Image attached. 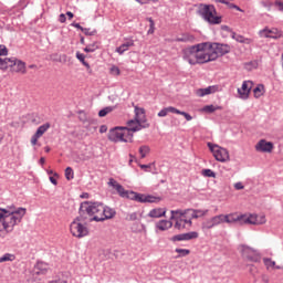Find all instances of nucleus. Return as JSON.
I'll return each instance as SVG.
<instances>
[{
    "mask_svg": "<svg viewBox=\"0 0 283 283\" xmlns=\"http://www.w3.org/2000/svg\"><path fill=\"white\" fill-rule=\"evenodd\" d=\"M273 142H268L266 139H260L254 146L255 151H261V154H271L274 149Z\"/></svg>",
    "mask_w": 283,
    "mask_h": 283,
    "instance_id": "dca6fc26",
    "label": "nucleus"
},
{
    "mask_svg": "<svg viewBox=\"0 0 283 283\" xmlns=\"http://www.w3.org/2000/svg\"><path fill=\"white\" fill-rule=\"evenodd\" d=\"M260 36L264 39H280L282 36V32L277 29H263L259 32Z\"/></svg>",
    "mask_w": 283,
    "mask_h": 283,
    "instance_id": "6ab92c4d",
    "label": "nucleus"
},
{
    "mask_svg": "<svg viewBox=\"0 0 283 283\" xmlns=\"http://www.w3.org/2000/svg\"><path fill=\"white\" fill-rule=\"evenodd\" d=\"M50 127H52V125L50 123H45L36 129L34 135L31 137L32 147H36V145H39V147H41V144H39V138H41L43 136V134H45V132H48V129H50Z\"/></svg>",
    "mask_w": 283,
    "mask_h": 283,
    "instance_id": "2eb2a0df",
    "label": "nucleus"
},
{
    "mask_svg": "<svg viewBox=\"0 0 283 283\" xmlns=\"http://www.w3.org/2000/svg\"><path fill=\"white\" fill-rule=\"evenodd\" d=\"M198 44H195L182 50V59L189 65H198Z\"/></svg>",
    "mask_w": 283,
    "mask_h": 283,
    "instance_id": "4468645a",
    "label": "nucleus"
},
{
    "mask_svg": "<svg viewBox=\"0 0 283 283\" xmlns=\"http://www.w3.org/2000/svg\"><path fill=\"white\" fill-rule=\"evenodd\" d=\"M15 63V57H0V70L6 72L8 67H13Z\"/></svg>",
    "mask_w": 283,
    "mask_h": 283,
    "instance_id": "b1692460",
    "label": "nucleus"
},
{
    "mask_svg": "<svg viewBox=\"0 0 283 283\" xmlns=\"http://www.w3.org/2000/svg\"><path fill=\"white\" fill-rule=\"evenodd\" d=\"M197 65H203V63H211L213 57L211 55V50L209 49V43L203 42L197 44Z\"/></svg>",
    "mask_w": 283,
    "mask_h": 283,
    "instance_id": "9b49d317",
    "label": "nucleus"
},
{
    "mask_svg": "<svg viewBox=\"0 0 283 283\" xmlns=\"http://www.w3.org/2000/svg\"><path fill=\"white\" fill-rule=\"evenodd\" d=\"M263 264L266 271H281V269H283V263L277 265V263L271 258H263Z\"/></svg>",
    "mask_w": 283,
    "mask_h": 283,
    "instance_id": "aec40b11",
    "label": "nucleus"
},
{
    "mask_svg": "<svg viewBox=\"0 0 283 283\" xmlns=\"http://www.w3.org/2000/svg\"><path fill=\"white\" fill-rule=\"evenodd\" d=\"M11 69L12 72H17L18 74H25V62L15 57L14 65Z\"/></svg>",
    "mask_w": 283,
    "mask_h": 283,
    "instance_id": "bb28decb",
    "label": "nucleus"
},
{
    "mask_svg": "<svg viewBox=\"0 0 283 283\" xmlns=\"http://www.w3.org/2000/svg\"><path fill=\"white\" fill-rule=\"evenodd\" d=\"M177 43H193L196 41V36L190 33H184L180 38L176 39Z\"/></svg>",
    "mask_w": 283,
    "mask_h": 283,
    "instance_id": "c85d7f7f",
    "label": "nucleus"
},
{
    "mask_svg": "<svg viewBox=\"0 0 283 283\" xmlns=\"http://www.w3.org/2000/svg\"><path fill=\"white\" fill-rule=\"evenodd\" d=\"M71 25H72V28H76L77 30H81V32L84 29L78 22H73Z\"/></svg>",
    "mask_w": 283,
    "mask_h": 283,
    "instance_id": "6e6d98bb",
    "label": "nucleus"
},
{
    "mask_svg": "<svg viewBox=\"0 0 283 283\" xmlns=\"http://www.w3.org/2000/svg\"><path fill=\"white\" fill-rule=\"evenodd\" d=\"M76 59L82 63V65H84V67H86V71L88 72V74H92V66H90V63L85 61V54L81 52H76Z\"/></svg>",
    "mask_w": 283,
    "mask_h": 283,
    "instance_id": "7c9ffc66",
    "label": "nucleus"
},
{
    "mask_svg": "<svg viewBox=\"0 0 283 283\" xmlns=\"http://www.w3.org/2000/svg\"><path fill=\"white\" fill-rule=\"evenodd\" d=\"M212 1H214V3H223L226 6H228V3H229V1H227V0H212Z\"/></svg>",
    "mask_w": 283,
    "mask_h": 283,
    "instance_id": "052dcab7",
    "label": "nucleus"
},
{
    "mask_svg": "<svg viewBox=\"0 0 283 283\" xmlns=\"http://www.w3.org/2000/svg\"><path fill=\"white\" fill-rule=\"evenodd\" d=\"M174 227V223L170 220H160L156 223V229L158 231H168V229H171Z\"/></svg>",
    "mask_w": 283,
    "mask_h": 283,
    "instance_id": "cd10ccee",
    "label": "nucleus"
},
{
    "mask_svg": "<svg viewBox=\"0 0 283 283\" xmlns=\"http://www.w3.org/2000/svg\"><path fill=\"white\" fill-rule=\"evenodd\" d=\"M208 48L210 50L212 61H218L220 56H224V54H229V52H231V46L229 44L218 42H208Z\"/></svg>",
    "mask_w": 283,
    "mask_h": 283,
    "instance_id": "f8f14e48",
    "label": "nucleus"
},
{
    "mask_svg": "<svg viewBox=\"0 0 283 283\" xmlns=\"http://www.w3.org/2000/svg\"><path fill=\"white\" fill-rule=\"evenodd\" d=\"M252 88H253V82L244 81L242 83L241 88H238V94H239L240 98H243V99L249 98V94H251Z\"/></svg>",
    "mask_w": 283,
    "mask_h": 283,
    "instance_id": "f3484780",
    "label": "nucleus"
},
{
    "mask_svg": "<svg viewBox=\"0 0 283 283\" xmlns=\"http://www.w3.org/2000/svg\"><path fill=\"white\" fill-rule=\"evenodd\" d=\"M82 32H83L86 36H94V34H96V30L90 31V29H87V28L82 29Z\"/></svg>",
    "mask_w": 283,
    "mask_h": 283,
    "instance_id": "49530a36",
    "label": "nucleus"
},
{
    "mask_svg": "<svg viewBox=\"0 0 283 283\" xmlns=\"http://www.w3.org/2000/svg\"><path fill=\"white\" fill-rule=\"evenodd\" d=\"M216 223L213 221V217L206 219L202 223H201V230L202 231H210V229H214Z\"/></svg>",
    "mask_w": 283,
    "mask_h": 283,
    "instance_id": "c756f323",
    "label": "nucleus"
},
{
    "mask_svg": "<svg viewBox=\"0 0 283 283\" xmlns=\"http://www.w3.org/2000/svg\"><path fill=\"white\" fill-rule=\"evenodd\" d=\"M0 56H8V48L3 44H0Z\"/></svg>",
    "mask_w": 283,
    "mask_h": 283,
    "instance_id": "de8ad7c7",
    "label": "nucleus"
},
{
    "mask_svg": "<svg viewBox=\"0 0 283 283\" xmlns=\"http://www.w3.org/2000/svg\"><path fill=\"white\" fill-rule=\"evenodd\" d=\"M188 216L192 220H198V218H205V216H209V210L207 209H187Z\"/></svg>",
    "mask_w": 283,
    "mask_h": 283,
    "instance_id": "4be33fe9",
    "label": "nucleus"
},
{
    "mask_svg": "<svg viewBox=\"0 0 283 283\" xmlns=\"http://www.w3.org/2000/svg\"><path fill=\"white\" fill-rule=\"evenodd\" d=\"M80 214L87 222H105L116 217V210L102 202L84 201L80 206Z\"/></svg>",
    "mask_w": 283,
    "mask_h": 283,
    "instance_id": "f03ea898",
    "label": "nucleus"
},
{
    "mask_svg": "<svg viewBox=\"0 0 283 283\" xmlns=\"http://www.w3.org/2000/svg\"><path fill=\"white\" fill-rule=\"evenodd\" d=\"M232 39H234V41H237L238 43H251V39L244 38V35H240L235 32L232 33Z\"/></svg>",
    "mask_w": 283,
    "mask_h": 283,
    "instance_id": "473e14b6",
    "label": "nucleus"
},
{
    "mask_svg": "<svg viewBox=\"0 0 283 283\" xmlns=\"http://www.w3.org/2000/svg\"><path fill=\"white\" fill-rule=\"evenodd\" d=\"M262 282L269 283V277L265 274L262 275Z\"/></svg>",
    "mask_w": 283,
    "mask_h": 283,
    "instance_id": "680f3d73",
    "label": "nucleus"
},
{
    "mask_svg": "<svg viewBox=\"0 0 283 283\" xmlns=\"http://www.w3.org/2000/svg\"><path fill=\"white\" fill-rule=\"evenodd\" d=\"M44 150H45L46 154H49L50 147L49 146L44 147Z\"/></svg>",
    "mask_w": 283,
    "mask_h": 283,
    "instance_id": "774afa93",
    "label": "nucleus"
},
{
    "mask_svg": "<svg viewBox=\"0 0 283 283\" xmlns=\"http://www.w3.org/2000/svg\"><path fill=\"white\" fill-rule=\"evenodd\" d=\"M25 208L7 207L0 208V239H6L20 224L27 213Z\"/></svg>",
    "mask_w": 283,
    "mask_h": 283,
    "instance_id": "7ed1b4c3",
    "label": "nucleus"
},
{
    "mask_svg": "<svg viewBox=\"0 0 283 283\" xmlns=\"http://www.w3.org/2000/svg\"><path fill=\"white\" fill-rule=\"evenodd\" d=\"M275 6L279 8L280 12H283V2L282 1H276Z\"/></svg>",
    "mask_w": 283,
    "mask_h": 283,
    "instance_id": "13d9d810",
    "label": "nucleus"
},
{
    "mask_svg": "<svg viewBox=\"0 0 283 283\" xmlns=\"http://www.w3.org/2000/svg\"><path fill=\"white\" fill-rule=\"evenodd\" d=\"M139 167H140V169H149L150 166L149 165H140Z\"/></svg>",
    "mask_w": 283,
    "mask_h": 283,
    "instance_id": "0e129e2a",
    "label": "nucleus"
},
{
    "mask_svg": "<svg viewBox=\"0 0 283 283\" xmlns=\"http://www.w3.org/2000/svg\"><path fill=\"white\" fill-rule=\"evenodd\" d=\"M56 178H59V174L54 172L53 177H50V182H52V185L57 186L59 182L56 181Z\"/></svg>",
    "mask_w": 283,
    "mask_h": 283,
    "instance_id": "09e8293b",
    "label": "nucleus"
},
{
    "mask_svg": "<svg viewBox=\"0 0 283 283\" xmlns=\"http://www.w3.org/2000/svg\"><path fill=\"white\" fill-rule=\"evenodd\" d=\"M254 98H260L264 94V84H259L253 88Z\"/></svg>",
    "mask_w": 283,
    "mask_h": 283,
    "instance_id": "f704fd0d",
    "label": "nucleus"
},
{
    "mask_svg": "<svg viewBox=\"0 0 283 283\" xmlns=\"http://www.w3.org/2000/svg\"><path fill=\"white\" fill-rule=\"evenodd\" d=\"M219 90V86L218 85H211V86H208L206 88H198L196 91V94L197 96H209V94H216V92H218Z\"/></svg>",
    "mask_w": 283,
    "mask_h": 283,
    "instance_id": "5701e85b",
    "label": "nucleus"
},
{
    "mask_svg": "<svg viewBox=\"0 0 283 283\" xmlns=\"http://www.w3.org/2000/svg\"><path fill=\"white\" fill-rule=\"evenodd\" d=\"M149 151H150L149 146H140L139 147L140 158H146L147 154H149Z\"/></svg>",
    "mask_w": 283,
    "mask_h": 283,
    "instance_id": "4c0bfd02",
    "label": "nucleus"
},
{
    "mask_svg": "<svg viewBox=\"0 0 283 283\" xmlns=\"http://www.w3.org/2000/svg\"><path fill=\"white\" fill-rule=\"evenodd\" d=\"M120 184H118V181H116L114 178H111L108 180V187H113L115 189V191L117 192L118 189L120 188Z\"/></svg>",
    "mask_w": 283,
    "mask_h": 283,
    "instance_id": "ea45409f",
    "label": "nucleus"
},
{
    "mask_svg": "<svg viewBox=\"0 0 283 283\" xmlns=\"http://www.w3.org/2000/svg\"><path fill=\"white\" fill-rule=\"evenodd\" d=\"M112 107H105L98 112L99 118H104L107 114H111Z\"/></svg>",
    "mask_w": 283,
    "mask_h": 283,
    "instance_id": "79ce46f5",
    "label": "nucleus"
},
{
    "mask_svg": "<svg viewBox=\"0 0 283 283\" xmlns=\"http://www.w3.org/2000/svg\"><path fill=\"white\" fill-rule=\"evenodd\" d=\"M49 283H67V281L63 280V279H54V280L49 281Z\"/></svg>",
    "mask_w": 283,
    "mask_h": 283,
    "instance_id": "603ef678",
    "label": "nucleus"
},
{
    "mask_svg": "<svg viewBox=\"0 0 283 283\" xmlns=\"http://www.w3.org/2000/svg\"><path fill=\"white\" fill-rule=\"evenodd\" d=\"M130 48H134V40L128 39L122 45H119L115 51L118 52L120 55H123Z\"/></svg>",
    "mask_w": 283,
    "mask_h": 283,
    "instance_id": "a878e982",
    "label": "nucleus"
},
{
    "mask_svg": "<svg viewBox=\"0 0 283 283\" xmlns=\"http://www.w3.org/2000/svg\"><path fill=\"white\" fill-rule=\"evenodd\" d=\"M170 220H175V229H189L193 224L189 210H171Z\"/></svg>",
    "mask_w": 283,
    "mask_h": 283,
    "instance_id": "0eeeda50",
    "label": "nucleus"
},
{
    "mask_svg": "<svg viewBox=\"0 0 283 283\" xmlns=\"http://www.w3.org/2000/svg\"><path fill=\"white\" fill-rule=\"evenodd\" d=\"M111 72H112V74H115V76L120 75V69H118V66H112Z\"/></svg>",
    "mask_w": 283,
    "mask_h": 283,
    "instance_id": "8fccbe9b",
    "label": "nucleus"
},
{
    "mask_svg": "<svg viewBox=\"0 0 283 283\" xmlns=\"http://www.w3.org/2000/svg\"><path fill=\"white\" fill-rule=\"evenodd\" d=\"M177 114H181V116H185V118H186V120H191V115H189L188 113H185V112H180L179 111V113H177Z\"/></svg>",
    "mask_w": 283,
    "mask_h": 283,
    "instance_id": "5fc2aeb1",
    "label": "nucleus"
},
{
    "mask_svg": "<svg viewBox=\"0 0 283 283\" xmlns=\"http://www.w3.org/2000/svg\"><path fill=\"white\" fill-rule=\"evenodd\" d=\"M221 30H224L226 32H229V25H222Z\"/></svg>",
    "mask_w": 283,
    "mask_h": 283,
    "instance_id": "69168bd1",
    "label": "nucleus"
},
{
    "mask_svg": "<svg viewBox=\"0 0 283 283\" xmlns=\"http://www.w3.org/2000/svg\"><path fill=\"white\" fill-rule=\"evenodd\" d=\"M66 17H69V19H74V13H72L71 11H67Z\"/></svg>",
    "mask_w": 283,
    "mask_h": 283,
    "instance_id": "e2e57ef3",
    "label": "nucleus"
},
{
    "mask_svg": "<svg viewBox=\"0 0 283 283\" xmlns=\"http://www.w3.org/2000/svg\"><path fill=\"white\" fill-rule=\"evenodd\" d=\"M117 193L120 198H128V200H135L136 202H160L163 200L160 197L125 190L123 185L117 189Z\"/></svg>",
    "mask_w": 283,
    "mask_h": 283,
    "instance_id": "423d86ee",
    "label": "nucleus"
},
{
    "mask_svg": "<svg viewBox=\"0 0 283 283\" xmlns=\"http://www.w3.org/2000/svg\"><path fill=\"white\" fill-rule=\"evenodd\" d=\"M40 165H45V159L43 157L40 159Z\"/></svg>",
    "mask_w": 283,
    "mask_h": 283,
    "instance_id": "338daca9",
    "label": "nucleus"
},
{
    "mask_svg": "<svg viewBox=\"0 0 283 283\" xmlns=\"http://www.w3.org/2000/svg\"><path fill=\"white\" fill-rule=\"evenodd\" d=\"M83 222H87V219L76 217L70 224V233L73 238L81 240L82 238H87L90 235V228H87Z\"/></svg>",
    "mask_w": 283,
    "mask_h": 283,
    "instance_id": "6e6552de",
    "label": "nucleus"
},
{
    "mask_svg": "<svg viewBox=\"0 0 283 283\" xmlns=\"http://www.w3.org/2000/svg\"><path fill=\"white\" fill-rule=\"evenodd\" d=\"M17 256L12 253H6L4 255L0 256V264L3 262H14Z\"/></svg>",
    "mask_w": 283,
    "mask_h": 283,
    "instance_id": "c9c22d12",
    "label": "nucleus"
},
{
    "mask_svg": "<svg viewBox=\"0 0 283 283\" xmlns=\"http://www.w3.org/2000/svg\"><path fill=\"white\" fill-rule=\"evenodd\" d=\"M234 189L240 191V190L244 189V185H242V182H237V184H234Z\"/></svg>",
    "mask_w": 283,
    "mask_h": 283,
    "instance_id": "864d4df0",
    "label": "nucleus"
},
{
    "mask_svg": "<svg viewBox=\"0 0 283 283\" xmlns=\"http://www.w3.org/2000/svg\"><path fill=\"white\" fill-rule=\"evenodd\" d=\"M108 140L112 143H134V134L125 127H115L108 133Z\"/></svg>",
    "mask_w": 283,
    "mask_h": 283,
    "instance_id": "1a4fd4ad",
    "label": "nucleus"
},
{
    "mask_svg": "<svg viewBox=\"0 0 283 283\" xmlns=\"http://www.w3.org/2000/svg\"><path fill=\"white\" fill-rule=\"evenodd\" d=\"M199 233L196 231H191L188 233H182V234H177L175 237L171 238L172 242H182V241H187V240H197V238H199Z\"/></svg>",
    "mask_w": 283,
    "mask_h": 283,
    "instance_id": "a211bd4d",
    "label": "nucleus"
},
{
    "mask_svg": "<svg viewBox=\"0 0 283 283\" xmlns=\"http://www.w3.org/2000/svg\"><path fill=\"white\" fill-rule=\"evenodd\" d=\"M65 178H66V180H73L74 179V169H72V167H67L65 169Z\"/></svg>",
    "mask_w": 283,
    "mask_h": 283,
    "instance_id": "58836bf2",
    "label": "nucleus"
},
{
    "mask_svg": "<svg viewBox=\"0 0 283 283\" xmlns=\"http://www.w3.org/2000/svg\"><path fill=\"white\" fill-rule=\"evenodd\" d=\"M240 251L245 262H254V263L262 262V255L256 250H253L252 248H249L247 245H242Z\"/></svg>",
    "mask_w": 283,
    "mask_h": 283,
    "instance_id": "ddd939ff",
    "label": "nucleus"
},
{
    "mask_svg": "<svg viewBox=\"0 0 283 283\" xmlns=\"http://www.w3.org/2000/svg\"><path fill=\"white\" fill-rule=\"evenodd\" d=\"M175 251L176 253H179L178 258H186V255H189V253H191V251L180 248H177Z\"/></svg>",
    "mask_w": 283,
    "mask_h": 283,
    "instance_id": "a19ab883",
    "label": "nucleus"
},
{
    "mask_svg": "<svg viewBox=\"0 0 283 283\" xmlns=\"http://www.w3.org/2000/svg\"><path fill=\"white\" fill-rule=\"evenodd\" d=\"M48 271H50V264L40 261L33 268V273L35 275H46Z\"/></svg>",
    "mask_w": 283,
    "mask_h": 283,
    "instance_id": "412c9836",
    "label": "nucleus"
},
{
    "mask_svg": "<svg viewBox=\"0 0 283 283\" xmlns=\"http://www.w3.org/2000/svg\"><path fill=\"white\" fill-rule=\"evenodd\" d=\"M260 62H258V60H252L243 64V67L247 70V72H253V70H258Z\"/></svg>",
    "mask_w": 283,
    "mask_h": 283,
    "instance_id": "2f4dec72",
    "label": "nucleus"
},
{
    "mask_svg": "<svg viewBox=\"0 0 283 283\" xmlns=\"http://www.w3.org/2000/svg\"><path fill=\"white\" fill-rule=\"evenodd\" d=\"M106 132H107V125H102L99 127V134H106Z\"/></svg>",
    "mask_w": 283,
    "mask_h": 283,
    "instance_id": "bf43d9fd",
    "label": "nucleus"
},
{
    "mask_svg": "<svg viewBox=\"0 0 283 283\" xmlns=\"http://www.w3.org/2000/svg\"><path fill=\"white\" fill-rule=\"evenodd\" d=\"M214 222V227H220V224H240L244 227V224H266V217L264 214H255V213H239V212H230V213H220L212 217Z\"/></svg>",
    "mask_w": 283,
    "mask_h": 283,
    "instance_id": "f257e3e1",
    "label": "nucleus"
},
{
    "mask_svg": "<svg viewBox=\"0 0 283 283\" xmlns=\"http://www.w3.org/2000/svg\"><path fill=\"white\" fill-rule=\"evenodd\" d=\"M148 21H149V30H148V34H154V30H155V22H154V19L151 18H148Z\"/></svg>",
    "mask_w": 283,
    "mask_h": 283,
    "instance_id": "a18cd8bd",
    "label": "nucleus"
},
{
    "mask_svg": "<svg viewBox=\"0 0 283 283\" xmlns=\"http://www.w3.org/2000/svg\"><path fill=\"white\" fill-rule=\"evenodd\" d=\"M169 112H170L171 114H180V111H178V109H176V108H174V107H168V108L161 109V111L158 113V116H159V117H165V116H167V114H169Z\"/></svg>",
    "mask_w": 283,
    "mask_h": 283,
    "instance_id": "72a5a7b5",
    "label": "nucleus"
},
{
    "mask_svg": "<svg viewBox=\"0 0 283 283\" xmlns=\"http://www.w3.org/2000/svg\"><path fill=\"white\" fill-rule=\"evenodd\" d=\"M202 175L206 176V178H216V172L211 169H203Z\"/></svg>",
    "mask_w": 283,
    "mask_h": 283,
    "instance_id": "37998d69",
    "label": "nucleus"
},
{
    "mask_svg": "<svg viewBox=\"0 0 283 283\" xmlns=\"http://www.w3.org/2000/svg\"><path fill=\"white\" fill-rule=\"evenodd\" d=\"M228 6H229V8L233 9V10H238V12H242L241 8H240V7H238V6H237V4H234V3H230V2H228Z\"/></svg>",
    "mask_w": 283,
    "mask_h": 283,
    "instance_id": "3c124183",
    "label": "nucleus"
},
{
    "mask_svg": "<svg viewBox=\"0 0 283 283\" xmlns=\"http://www.w3.org/2000/svg\"><path fill=\"white\" fill-rule=\"evenodd\" d=\"M198 14H200L203 21L209 23V25H220V23H222V18L217 15L218 11L213 4H199Z\"/></svg>",
    "mask_w": 283,
    "mask_h": 283,
    "instance_id": "39448f33",
    "label": "nucleus"
},
{
    "mask_svg": "<svg viewBox=\"0 0 283 283\" xmlns=\"http://www.w3.org/2000/svg\"><path fill=\"white\" fill-rule=\"evenodd\" d=\"M216 112V107H202L200 108L201 114H213Z\"/></svg>",
    "mask_w": 283,
    "mask_h": 283,
    "instance_id": "c03bdc74",
    "label": "nucleus"
},
{
    "mask_svg": "<svg viewBox=\"0 0 283 283\" xmlns=\"http://www.w3.org/2000/svg\"><path fill=\"white\" fill-rule=\"evenodd\" d=\"M208 148L210 149L213 158L218 163H229L231 160V155L229 154V150L218 144H211L208 143Z\"/></svg>",
    "mask_w": 283,
    "mask_h": 283,
    "instance_id": "9d476101",
    "label": "nucleus"
},
{
    "mask_svg": "<svg viewBox=\"0 0 283 283\" xmlns=\"http://www.w3.org/2000/svg\"><path fill=\"white\" fill-rule=\"evenodd\" d=\"M96 50H98V43L96 42L88 44L86 48H84V52L87 53L96 52Z\"/></svg>",
    "mask_w": 283,
    "mask_h": 283,
    "instance_id": "e433bc0d",
    "label": "nucleus"
},
{
    "mask_svg": "<svg viewBox=\"0 0 283 283\" xmlns=\"http://www.w3.org/2000/svg\"><path fill=\"white\" fill-rule=\"evenodd\" d=\"M167 216V209L154 208L148 212V218H165Z\"/></svg>",
    "mask_w": 283,
    "mask_h": 283,
    "instance_id": "393cba45",
    "label": "nucleus"
},
{
    "mask_svg": "<svg viewBox=\"0 0 283 283\" xmlns=\"http://www.w3.org/2000/svg\"><path fill=\"white\" fill-rule=\"evenodd\" d=\"M59 21H60V23H65V21H67V18L65 17L64 13L60 14Z\"/></svg>",
    "mask_w": 283,
    "mask_h": 283,
    "instance_id": "4d7b16f0",
    "label": "nucleus"
},
{
    "mask_svg": "<svg viewBox=\"0 0 283 283\" xmlns=\"http://www.w3.org/2000/svg\"><path fill=\"white\" fill-rule=\"evenodd\" d=\"M124 129H127L128 134L140 132L143 129H149V124L147 123V115L145 108L135 107V118L129 119Z\"/></svg>",
    "mask_w": 283,
    "mask_h": 283,
    "instance_id": "20e7f679",
    "label": "nucleus"
}]
</instances>
